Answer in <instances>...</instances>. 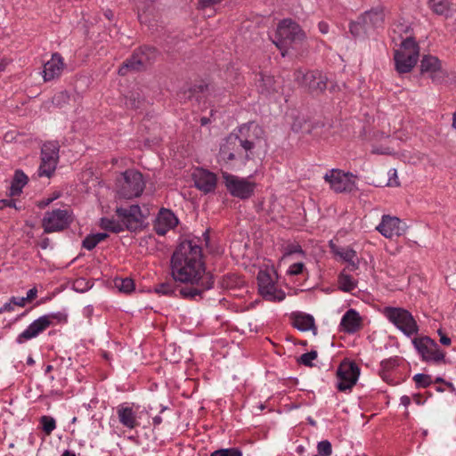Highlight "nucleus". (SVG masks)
<instances>
[{"label":"nucleus","instance_id":"1","mask_svg":"<svg viewBox=\"0 0 456 456\" xmlns=\"http://www.w3.org/2000/svg\"><path fill=\"white\" fill-rule=\"evenodd\" d=\"M171 273L175 281L185 283L181 297L195 298L210 289L214 277L205 271L202 248L193 240L179 244L171 258Z\"/></svg>","mask_w":456,"mask_h":456},{"label":"nucleus","instance_id":"2","mask_svg":"<svg viewBox=\"0 0 456 456\" xmlns=\"http://www.w3.org/2000/svg\"><path fill=\"white\" fill-rule=\"evenodd\" d=\"M254 146L252 141L230 134L220 147L219 162L224 164L228 168L239 169L251 159Z\"/></svg>","mask_w":456,"mask_h":456},{"label":"nucleus","instance_id":"3","mask_svg":"<svg viewBox=\"0 0 456 456\" xmlns=\"http://www.w3.org/2000/svg\"><path fill=\"white\" fill-rule=\"evenodd\" d=\"M395 50V69L399 73H408L416 65L419 56V46L413 37L407 36Z\"/></svg>","mask_w":456,"mask_h":456},{"label":"nucleus","instance_id":"4","mask_svg":"<svg viewBox=\"0 0 456 456\" xmlns=\"http://www.w3.org/2000/svg\"><path fill=\"white\" fill-rule=\"evenodd\" d=\"M305 37L299 25L291 20H283L278 25L276 41H273L284 56L289 48L297 49Z\"/></svg>","mask_w":456,"mask_h":456},{"label":"nucleus","instance_id":"5","mask_svg":"<svg viewBox=\"0 0 456 456\" xmlns=\"http://www.w3.org/2000/svg\"><path fill=\"white\" fill-rule=\"evenodd\" d=\"M117 193L119 198L130 200L139 197L145 187L142 175L134 169H128L118 179Z\"/></svg>","mask_w":456,"mask_h":456},{"label":"nucleus","instance_id":"6","mask_svg":"<svg viewBox=\"0 0 456 456\" xmlns=\"http://www.w3.org/2000/svg\"><path fill=\"white\" fill-rule=\"evenodd\" d=\"M157 57V51L151 46H142L134 50L129 59H127L118 69L120 76H126L129 72H138L144 70L151 65Z\"/></svg>","mask_w":456,"mask_h":456},{"label":"nucleus","instance_id":"7","mask_svg":"<svg viewBox=\"0 0 456 456\" xmlns=\"http://www.w3.org/2000/svg\"><path fill=\"white\" fill-rule=\"evenodd\" d=\"M384 316L407 337L416 335L419 326L412 314L401 307L387 306L383 310Z\"/></svg>","mask_w":456,"mask_h":456},{"label":"nucleus","instance_id":"8","mask_svg":"<svg viewBox=\"0 0 456 456\" xmlns=\"http://www.w3.org/2000/svg\"><path fill=\"white\" fill-rule=\"evenodd\" d=\"M222 176L227 191L233 197L246 200L252 196L256 183L248 178H242L227 172H223Z\"/></svg>","mask_w":456,"mask_h":456},{"label":"nucleus","instance_id":"9","mask_svg":"<svg viewBox=\"0 0 456 456\" xmlns=\"http://www.w3.org/2000/svg\"><path fill=\"white\" fill-rule=\"evenodd\" d=\"M71 222L69 211L58 208L45 213L42 227L45 233L58 232L67 229Z\"/></svg>","mask_w":456,"mask_h":456},{"label":"nucleus","instance_id":"10","mask_svg":"<svg viewBox=\"0 0 456 456\" xmlns=\"http://www.w3.org/2000/svg\"><path fill=\"white\" fill-rule=\"evenodd\" d=\"M59 160V145L55 142H47L41 149V164L38 175L50 177L55 171Z\"/></svg>","mask_w":456,"mask_h":456},{"label":"nucleus","instance_id":"11","mask_svg":"<svg viewBox=\"0 0 456 456\" xmlns=\"http://www.w3.org/2000/svg\"><path fill=\"white\" fill-rule=\"evenodd\" d=\"M360 375L359 367L353 362H342L337 370V388L340 392L351 391Z\"/></svg>","mask_w":456,"mask_h":456},{"label":"nucleus","instance_id":"12","mask_svg":"<svg viewBox=\"0 0 456 456\" xmlns=\"http://www.w3.org/2000/svg\"><path fill=\"white\" fill-rule=\"evenodd\" d=\"M258 290L260 295L269 301H282L285 293L278 289L273 274L268 271L261 270L257 274Z\"/></svg>","mask_w":456,"mask_h":456},{"label":"nucleus","instance_id":"13","mask_svg":"<svg viewBox=\"0 0 456 456\" xmlns=\"http://www.w3.org/2000/svg\"><path fill=\"white\" fill-rule=\"evenodd\" d=\"M412 344L423 361L441 362L445 357V354L439 349L436 341L428 336L414 338Z\"/></svg>","mask_w":456,"mask_h":456},{"label":"nucleus","instance_id":"14","mask_svg":"<svg viewBox=\"0 0 456 456\" xmlns=\"http://www.w3.org/2000/svg\"><path fill=\"white\" fill-rule=\"evenodd\" d=\"M420 71L428 77L434 83L441 84L447 77L446 70L443 68L441 61L433 55H424L420 61Z\"/></svg>","mask_w":456,"mask_h":456},{"label":"nucleus","instance_id":"15","mask_svg":"<svg viewBox=\"0 0 456 456\" xmlns=\"http://www.w3.org/2000/svg\"><path fill=\"white\" fill-rule=\"evenodd\" d=\"M376 230L385 238L392 240L395 237L403 235L407 230V225L396 216L383 215Z\"/></svg>","mask_w":456,"mask_h":456},{"label":"nucleus","instance_id":"16","mask_svg":"<svg viewBox=\"0 0 456 456\" xmlns=\"http://www.w3.org/2000/svg\"><path fill=\"white\" fill-rule=\"evenodd\" d=\"M118 422L126 428L133 430L140 426L139 406L134 403H123L116 407Z\"/></svg>","mask_w":456,"mask_h":456},{"label":"nucleus","instance_id":"17","mask_svg":"<svg viewBox=\"0 0 456 456\" xmlns=\"http://www.w3.org/2000/svg\"><path fill=\"white\" fill-rule=\"evenodd\" d=\"M324 179L336 192L351 191L354 188L353 175L341 170H331L325 175Z\"/></svg>","mask_w":456,"mask_h":456},{"label":"nucleus","instance_id":"18","mask_svg":"<svg viewBox=\"0 0 456 456\" xmlns=\"http://www.w3.org/2000/svg\"><path fill=\"white\" fill-rule=\"evenodd\" d=\"M295 80L298 85L307 87L311 91L322 92L327 87L326 77L318 70L304 73L302 70H297L294 73Z\"/></svg>","mask_w":456,"mask_h":456},{"label":"nucleus","instance_id":"19","mask_svg":"<svg viewBox=\"0 0 456 456\" xmlns=\"http://www.w3.org/2000/svg\"><path fill=\"white\" fill-rule=\"evenodd\" d=\"M116 213L126 227L131 231L139 228L145 216L138 205H132L129 208H117Z\"/></svg>","mask_w":456,"mask_h":456},{"label":"nucleus","instance_id":"20","mask_svg":"<svg viewBox=\"0 0 456 456\" xmlns=\"http://www.w3.org/2000/svg\"><path fill=\"white\" fill-rule=\"evenodd\" d=\"M55 315H43L38 319L35 320L28 328L23 330L16 338L19 344H22L27 340L37 337L40 333L45 331L53 323V319Z\"/></svg>","mask_w":456,"mask_h":456},{"label":"nucleus","instance_id":"21","mask_svg":"<svg viewBox=\"0 0 456 456\" xmlns=\"http://www.w3.org/2000/svg\"><path fill=\"white\" fill-rule=\"evenodd\" d=\"M178 224L177 217L168 209L162 208L159 210L155 221L154 231L159 235H165L167 232L174 229Z\"/></svg>","mask_w":456,"mask_h":456},{"label":"nucleus","instance_id":"22","mask_svg":"<svg viewBox=\"0 0 456 456\" xmlns=\"http://www.w3.org/2000/svg\"><path fill=\"white\" fill-rule=\"evenodd\" d=\"M196 188L204 193L215 191L216 187V176L214 173L206 169H196L192 174Z\"/></svg>","mask_w":456,"mask_h":456},{"label":"nucleus","instance_id":"23","mask_svg":"<svg viewBox=\"0 0 456 456\" xmlns=\"http://www.w3.org/2000/svg\"><path fill=\"white\" fill-rule=\"evenodd\" d=\"M331 252L346 263V270L354 272L359 268L357 253L350 247H339L330 244Z\"/></svg>","mask_w":456,"mask_h":456},{"label":"nucleus","instance_id":"24","mask_svg":"<svg viewBox=\"0 0 456 456\" xmlns=\"http://www.w3.org/2000/svg\"><path fill=\"white\" fill-rule=\"evenodd\" d=\"M385 7L381 4L372 7L360 16V20L369 29L382 28L385 24Z\"/></svg>","mask_w":456,"mask_h":456},{"label":"nucleus","instance_id":"25","mask_svg":"<svg viewBox=\"0 0 456 456\" xmlns=\"http://www.w3.org/2000/svg\"><path fill=\"white\" fill-rule=\"evenodd\" d=\"M255 84L258 92L266 96L277 93L281 88V83L279 81L273 76L262 72L256 75Z\"/></svg>","mask_w":456,"mask_h":456},{"label":"nucleus","instance_id":"26","mask_svg":"<svg viewBox=\"0 0 456 456\" xmlns=\"http://www.w3.org/2000/svg\"><path fill=\"white\" fill-rule=\"evenodd\" d=\"M64 67L63 59L59 53H53L51 60L44 65V79L50 81L61 76Z\"/></svg>","mask_w":456,"mask_h":456},{"label":"nucleus","instance_id":"27","mask_svg":"<svg viewBox=\"0 0 456 456\" xmlns=\"http://www.w3.org/2000/svg\"><path fill=\"white\" fill-rule=\"evenodd\" d=\"M362 325V318L359 313L354 309H349L342 316L340 326L346 333H354L358 331Z\"/></svg>","mask_w":456,"mask_h":456},{"label":"nucleus","instance_id":"28","mask_svg":"<svg viewBox=\"0 0 456 456\" xmlns=\"http://www.w3.org/2000/svg\"><path fill=\"white\" fill-rule=\"evenodd\" d=\"M407 36L413 37L411 25L405 20H399L394 23L392 28V40L395 45Z\"/></svg>","mask_w":456,"mask_h":456},{"label":"nucleus","instance_id":"29","mask_svg":"<svg viewBox=\"0 0 456 456\" xmlns=\"http://www.w3.org/2000/svg\"><path fill=\"white\" fill-rule=\"evenodd\" d=\"M293 326L301 331L315 330L314 317L310 314L302 313L294 314Z\"/></svg>","mask_w":456,"mask_h":456},{"label":"nucleus","instance_id":"30","mask_svg":"<svg viewBox=\"0 0 456 456\" xmlns=\"http://www.w3.org/2000/svg\"><path fill=\"white\" fill-rule=\"evenodd\" d=\"M177 281H169L162 282L155 287V292L167 297H181L180 289H183L184 286L175 284Z\"/></svg>","mask_w":456,"mask_h":456},{"label":"nucleus","instance_id":"31","mask_svg":"<svg viewBox=\"0 0 456 456\" xmlns=\"http://www.w3.org/2000/svg\"><path fill=\"white\" fill-rule=\"evenodd\" d=\"M344 269L338 277V288L344 292H351L357 287V281Z\"/></svg>","mask_w":456,"mask_h":456},{"label":"nucleus","instance_id":"32","mask_svg":"<svg viewBox=\"0 0 456 456\" xmlns=\"http://www.w3.org/2000/svg\"><path fill=\"white\" fill-rule=\"evenodd\" d=\"M28 183V176L20 170H17L14 174L13 180L10 188L11 196H18L21 192L22 188Z\"/></svg>","mask_w":456,"mask_h":456},{"label":"nucleus","instance_id":"33","mask_svg":"<svg viewBox=\"0 0 456 456\" xmlns=\"http://www.w3.org/2000/svg\"><path fill=\"white\" fill-rule=\"evenodd\" d=\"M399 357L395 356L388 359H385L380 362L379 376L383 380H387L389 372L399 365Z\"/></svg>","mask_w":456,"mask_h":456},{"label":"nucleus","instance_id":"34","mask_svg":"<svg viewBox=\"0 0 456 456\" xmlns=\"http://www.w3.org/2000/svg\"><path fill=\"white\" fill-rule=\"evenodd\" d=\"M108 237V234L105 232H98L95 234H90L87 235L82 243L83 248H86L87 250L94 249L100 242L106 240Z\"/></svg>","mask_w":456,"mask_h":456},{"label":"nucleus","instance_id":"35","mask_svg":"<svg viewBox=\"0 0 456 456\" xmlns=\"http://www.w3.org/2000/svg\"><path fill=\"white\" fill-rule=\"evenodd\" d=\"M430 9L436 14L446 15L452 4L451 0H429Z\"/></svg>","mask_w":456,"mask_h":456},{"label":"nucleus","instance_id":"36","mask_svg":"<svg viewBox=\"0 0 456 456\" xmlns=\"http://www.w3.org/2000/svg\"><path fill=\"white\" fill-rule=\"evenodd\" d=\"M244 283L242 278L236 273H228L224 276L221 281L222 287L225 289H235L240 287Z\"/></svg>","mask_w":456,"mask_h":456},{"label":"nucleus","instance_id":"37","mask_svg":"<svg viewBox=\"0 0 456 456\" xmlns=\"http://www.w3.org/2000/svg\"><path fill=\"white\" fill-rule=\"evenodd\" d=\"M100 226L104 230L115 232V233H118L124 230L123 224H119L118 222H116L115 220L109 219L106 217H103L101 219Z\"/></svg>","mask_w":456,"mask_h":456},{"label":"nucleus","instance_id":"38","mask_svg":"<svg viewBox=\"0 0 456 456\" xmlns=\"http://www.w3.org/2000/svg\"><path fill=\"white\" fill-rule=\"evenodd\" d=\"M114 284L119 291L125 293H129L134 289V281L130 278H117L114 281Z\"/></svg>","mask_w":456,"mask_h":456},{"label":"nucleus","instance_id":"39","mask_svg":"<svg viewBox=\"0 0 456 456\" xmlns=\"http://www.w3.org/2000/svg\"><path fill=\"white\" fill-rule=\"evenodd\" d=\"M368 27L364 26L362 21L360 20V17L355 21L350 22L349 30L351 34L354 37H359L367 32Z\"/></svg>","mask_w":456,"mask_h":456},{"label":"nucleus","instance_id":"40","mask_svg":"<svg viewBox=\"0 0 456 456\" xmlns=\"http://www.w3.org/2000/svg\"><path fill=\"white\" fill-rule=\"evenodd\" d=\"M40 424L46 435H50L56 428V421L53 417L42 416L40 418Z\"/></svg>","mask_w":456,"mask_h":456},{"label":"nucleus","instance_id":"41","mask_svg":"<svg viewBox=\"0 0 456 456\" xmlns=\"http://www.w3.org/2000/svg\"><path fill=\"white\" fill-rule=\"evenodd\" d=\"M413 380L416 384V387L418 388H426L428 387H429L432 383V379H431V376L429 375H427V374H416L413 376Z\"/></svg>","mask_w":456,"mask_h":456},{"label":"nucleus","instance_id":"42","mask_svg":"<svg viewBox=\"0 0 456 456\" xmlns=\"http://www.w3.org/2000/svg\"><path fill=\"white\" fill-rule=\"evenodd\" d=\"M292 255H299L305 256V252L298 243H289L285 247L284 256H289Z\"/></svg>","mask_w":456,"mask_h":456},{"label":"nucleus","instance_id":"43","mask_svg":"<svg viewBox=\"0 0 456 456\" xmlns=\"http://www.w3.org/2000/svg\"><path fill=\"white\" fill-rule=\"evenodd\" d=\"M210 456H242V452L240 449L232 447L214 451Z\"/></svg>","mask_w":456,"mask_h":456},{"label":"nucleus","instance_id":"44","mask_svg":"<svg viewBox=\"0 0 456 456\" xmlns=\"http://www.w3.org/2000/svg\"><path fill=\"white\" fill-rule=\"evenodd\" d=\"M318 454L314 456H330L332 453L331 444L328 440H323L317 444Z\"/></svg>","mask_w":456,"mask_h":456},{"label":"nucleus","instance_id":"45","mask_svg":"<svg viewBox=\"0 0 456 456\" xmlns=\"http://www.w3.org/2000/svg\"><path fill=\"white\" fill-rule=\"evenodd\" d=\"M305 273H307V272H306L305 265L301 262L292 264L287 271V273L291 276L303 274Z\"/></svg>","mask_w":456,"mask_h":456},{"label":"nucleus","instance_id":"46","mask_svg":"<svg viewBox=\"0 0 456 456\" xmlns=\"http://www.w3.org/2000/svg\"><path fill=\"white\" fill-rule=\"evenodd\" d=\"M317 358V352L312 350L308 353L303 354L300 356V362L305 366H313L312 361Z\"/></svg>","mask_w":456,"mask_h":456},{"label":"nucleus","instance_id":"47","mask_svg":"<svg viewBox=\"0 0 456 456\" xmlns=\"http://www.w3.org/2000/svg\"><path fill=\"white\" fill-rule=\"evenodd\" d=\"M388 175H390V178L388 180L387 185L388 186H398L399 182L396 180V170L395 169H390L388 172Z\"/></svg>","mask_w":456,"mask_h":456},{"label":"nucleus","instance_id":"48","mask_svg":"<svg viewBox=\"0 0 456 456\" xmlns=\"http://www.w3.org/2000/svg\"><path fill=\"white\" fill-rule=\"evenodd\" d=\"M139 103H140V102L136 100V97L134 94H132V95L129 98H127L126 102V105L128 108H132V109L139 108Z\"/></svg>","mask_w":456,"mask_h":456},{"label":"nucleus","instance_id":"49","mask_svg":"<svg viewBox=\"0 0 456 456\" xmlns=\"http://www.w3.org/2000/svg\"><path fill=\"white\" fill-rule=\"evenodd\" d=\"M438 335L440 337V343L444 346H450L451 345V338L447 337L442 330H438Z\"/></svg>","mask_w":456,"mask_h":456},{"label":"nucleus","instance_id":"50","mask_svg":"<svg viewBox=\"0 0 456 456\" xmlns=\"http://www.w3.org/2000/svg\"><path fill=\"white\" fill-rule=\"evenodd\" d=\"M14 311V305L12 302V299H10L9 302L5 303L1 308H0V314L2 313H11Z\"/></svg>","mask_w":456,"mask_h":456},{"label":"nucleus","instance_id":"51","mask_svg":"<svg viewBox=\"0 0 456 456\" xmlns=\"http://www.w3.org/2000/svg\"><path fill=\"white\" fill-rule=\"evenodd\" d=\"M68 98V95L64 92L58 93L53 97V102L57 105L60 104L61 101H65Z\"/></svg>","mask_w":456,"mask_h":456},{"label":"nucleus","instance_id":"52","mask_svg":"<svg viewBox=\"0 0 456 456\" xmlns=\"http://www.w3.org/2000/svg\"><path fill=\"white\" fill-rule=\"evenodd\" d=\"M37 290L36 288H33V289H30L27 292V297H25L24 298L26 299L27 302H29V301H32L33 299H35L37 297Z\"/></svg>","mask_w":456,"mask_h":456},{"label":"nucleus","instance_id":"53","mask_svg":"<svg viewBox=\"0 0 456 456\" xmlns=\"http://www.w3.org/2000/svg\"><path fill=\"white\" fill-rule=\"evenodd\" d=\"M11 299H12V302L13 303L14 306L18 305V306L22 307L27 303V301H26V299L24 297H12Z\"/></svg>","mask_w":456,"mask_h":456},{"label":"nucleus","instance_id":"54","mask_svg":"<svg viewBox=\"0 0 456 456\" xmlns=\"http://www.w3.org/2000/svg\"><path fill=\"white\" fill-rule=\"evenodd\" d=\"M223 0H200V4L202 5V7H207L219 4Z\"/></svg>","mask_w":456,"mask_h":456},{"label":"nucleus","instance_id":"55","mask_svg":"<svg viewBox=\"0 0 456 456\" xmlns=\"http://www.w3.org/2000/svg\"><path fill=\"white\" fill-rule=\"evenodd\" d=\"M6 207H15L14 202L10 200H0V209H3Z\"/></svg>","mask_w":456,"mask_h":456},{"label":"nucleus","instance_id":"56","mask_svg":"<svg viewBox=\"0 0 456 456\" xmlns=\"http://www.w3.org/2000/svg\"><path fill=\"white\" fill-rule=\"evenodd\" d=\"M318 28H319L320 32L322 34H327L329 31V25H328V23H326L324 21L319 22Z\"/></svg>","mask_w":456,"mask_h":456},{"label":"nucleus","instance_id":"57","mask_svg":"<svg viewBox=\"0 0 456 456\" xmlns=\"http://www.w3.org/2000/svg\"><path fill=\"white\" fill-rule=\"evenodd\" d=\"M50 245V240L48 238H43L40 242L39 246L43 249H46Z\"/></svg>","mask_w":456,"mask_h":456},{"label":"nucleus","instance_id":"58","mask_svg":"<svg viewBox=\"0 0 456 456\" xmlns=\"http://www.w3.org/2000/svg\"><path fill=\"white\" fill-rule=\"evenodd\" d=\"M401 404L408 407L411 404V398L408 395H403L401 397Z\"/></svg>","mask_w":456,"mask_h":456},{"label":"nucleus","instance_id":"59","mask_svg":"<svg viewBox=\"0 0 456 456\" xmlns=\"http://www.w3.org/2000/svg\"><path fill=\"white\" fill-rule=\"evenodd\" d=\"M152 423L154 427H157L162 423V418L160 416H155L152 419Z\"/></svg>","mask_w":456,"mask_h":456},{"label":"nucleus","instance_id":"60","mask_svg":"<svg viewBox=\"0 0 456 456\" xmlns=\"http://www.w3.org/2000/svg\"><path fill=\"white\" fill-rule=\"evenodd\" d=\"M415 403L417 404H421V396L420 395H415L414 397H413Z\"/></svg>","mask_w":456,"mask_h":456},{"label":"nucleus","instance_id":"61","mask_svg":"<svg viewBox=\"0 0 456 456\" xmlns=\"http://www.w3.org/2000/svg\"><path fill=\"white\" fill-rule=\"evenodd\" d=\"M61 456H76V454L70 451H65Z\"/></svg>","mask_w":456,"mask_h":456},{"label":"nucleus","instance_id":"62","mask_svg":"<svg viewBox=\"0 0 456 456\" xmlns=\"http://www.w3.org/2000/svg\"><path fill=\"white\" fill-rule=\"evenodd\" d=\"M208 121H209V119L206 117L202 118L200 120L202 126L207 125L208 123Z\"/></svg>","mask_w":456,"mask_h":456},{"label":"nucleus","instance_id":"63","mask_svg":"<svg viewBox=\"0 0 456 456\" xmlns=\"http://www.w3.org/2000/svg\"><path fill=\"white\" fill-rule=\"evenodd\" d=\"M446 382L443 378H440V377H437L436 379H435V383H444Z\"/></svg>","mask_w":456,"mask_h":456},{"label":"nucleus","instance_id":"64","mask_svg":"<svg viewBox=\"0 0 456 456\" xmlns=\"http://www.w3.org/2000/svg\"><path fill=\"white\" fill-rule=\"evenodd\" d=\"M452 126L454 129H456V112L453 114Z\"/></svg>","mask_w":456,"mask_h":456}]
</instances>
